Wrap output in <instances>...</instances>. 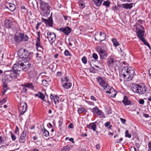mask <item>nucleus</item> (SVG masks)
Returning a JSON list of instances; mask_svg holds the SVG:
<instances>
[{
    "label": "nucleus",
    "mask_w": 151,
    "mask_h": 151,
    "mask_svg": "<svg viewBox=\"0 0 151 151\" xmlns=\"http://www.w3.org/2000/svg\"><path fill=\"white\" fill-rule=\"evenodd\" d=\"M134 73V68L127 66L123 67L119 73L120 81L123 80L125 81L131 80L133 78Z\"/></svg>",
    "instance_id": "obj_1"
},
{
    "label": "nucleus",
    "mask_w": 151,
    "mask_h": 151,
    "mask_svg": "<svg viewBox=\"0 0 151 151\" xmlns=\"http://www.w3.org/2000/svg\"><path fill=\"white\" fill-rule=\"evenodd\" d=\"M30 65L28 61H26L25 60H21L14 65L13 69L16 72L26 70L29 68Z\"/></svg>",
    "instance_id": "obj_2"
},
{
    "label": "nucleus",
    "mask_w": 151,
    "mask_h": 151,
    "mask_svg": "<svg viewBox=\"0 0 151 151\" xmlns=\"http://www.w3.org/2000/svg\"><path fill=\"white\" fill-rule=\"evenodd\" d=\"M18 75V73L13 69L11 70L6 71L4 73V76L2 79V81L4 82L11 81L15 79Z\"/></svg>",
    "instance_id": "obj_3"
},
{
    "label": "nucleus",
    "mask_w": 151,
    "mask_h": 151,
    "mask_svg": "<svg viewBox=\"0 0 151 151\" xmlns=\"http://www.w3.org/2000/svg\"><path fill=\"white\" fill-rule=\"evenodd\" d=\"M133 91L135 93L142 94L145 93L146 91V87L143 83L136 84L133 87Z\"/></svg>",
    "instance_id": "obj_4"
},
{
    "label": "nucleus",
    "mask_w": 151,
    "mask_h": 151,
    "mask_svg": "<svg viewBox=\"0 0 151 151\" xmlns=\"http://www.w3.org/2000/svg\"><path fill=\"white\" fill-rule=\"evenodd\" d=\"M103 44V43L101 44V46H103V47L99 46L97 47L96 50L100 56V58L102 59H104L107 56L108 54L106 49L105 45L104 44V45H102Z\"/></svg>",
    "instance_id": "obj_5"
},
{
    "label": "nucleus",
    "mask_w": 151,
    "mask_h": 151,
    "mask_svg": "<svg viewBox=\"0 0 151 151\" xmlns=\"http://www.w3.org/2000/svg\"><path fill=\"white\" fill-rule=\"evenodd\" d=\"M18 54L20 58L22 59L21 60H25L26 61H28V60L29 59V56L30 53L27 50L21 49L19 50Z\"/></svg>",
    "instance_id": "obj_6"
},
{
    "label": "nucleus",
    "mask_w": 151,
    "mask_h": 151,
    "mask_svg": "<svg viewBox=\"0 0 151 151\" xmlns=\"http://www.w3.org/2000/svg\"><path fill=\"white\" fill-rule=\"evenodd\" d=\"M14 39L16 42L19 43L21 42L26 41L28 40V37L27 35L23 33H19L18 35H15Z\"/></svg>",
    "instance_id": "obj_7"
},
{
    "label": "nucleus",
    "mask_w": 151,
    "mask_h": 151,
    "mask_svg": "<svg viewBox=\"0 0 151 151\" xmlns=\"http://www.w3.org/2000/svg\"><path fill=\"white\" fill-rule=\"evenodd\" d=\"M94 38L96 40L100 41L101 42L106 39V35L104 33L97 32L94 35Z\"/></svg>",
    "instance_id": "obj_8"
},
{
    "label": "nucleus",
    "mask_w": 151,
    "mask_h": 151,
    "mask_svg": "<svg viewBox=\"0 0 151 151\" xmlns=\"http://www.w3.org/2000/svg\"><path fill=\"white\" fill-rule=\"evenodd\" d=\"M117 60L112 56H111L108 58L107 61V64L109 68L114 67L116 65Z\"/></svg>",
    "instance_id": "obj_9"
},
{
    "label": "nucleus",
    "mask_w": 151,
    "mask_h": 151,
    "mask_svg": "<svg viewBox=\"0 0 151 151\" xmlns=\"http://www.w3.org/2000/svg\"><path fill=\"white\" fill-rule=\"evenodd\" d=\"M99 84L101 86L103 87L104 89L106 91L107 88L109 86L107 83L104 80H103L101 77L99 76L96 78Z\"/></svg>",
    "instance_id": "obj_10"
},
{
    "label": "nucleus",
    "mask_w": 151,
    "mask_h": 151,
    "mask_svg": "<svg viewBox=\"0 0 151 151\" xmlns=\"http://www.w3.org/2000/svg\"><path fill=\"white\" fill-rule=\"evenodd\" d=\"M27 104L25 102H21L19 105L18 109L20 115H23L26 111Z\"/></svg>",
    "instance_id": "obj_11"
},
{
    "label": "nucleus",
    "mask_w": 151,
    "mask_h": 151,
    "mask_svg": "<svg viewBox=\"0 0 151 151\" xmlns=\"http://www.w3.org/2000/svg\"><path fill=\"white\" fill-rule=\"evenodd\" d=\"M28 136L27 132L26 130H24L21 133L19 139V141L21 143H25L26 140V137Z\"/></svg>",
    "instance_id": "obj_12"
},
{
    "label": "nucleus",
    "mask_w": 151,
    "mask_h": 151,
    "mask_svg": "<svg viewBox=\"0 0 151 151\" xmlns=\"http://www.w3.org/2000/svg\"><path fill=\"white\" fill-rule=\"evenodd\" d=\"M37 3L40 4L41 9L47 12L50 10V7L47 3L41 0H39Z\"/></svg>",
    "instance_id": "obj_13"
},
{
    "label": "nucleus",
    "mask_w": 151,
    "mask_h": 151,
    "mask_svg": "<svg viewBox=\"0 0 151 151\" xmlns=\"http://www.w3.org/2000/svg\"><path fill=\"white\" fill-rule=\"evenodd\" d=\"M47 38L50 43H53L56 39V36L54 33H52L48 31L47 32Z\"/></svg>",
    "instance_id": "obj_14"
},
{
    "label": "nucleus",
    "mask_w": 151,
    "mask_h": 151,
    "mask_svg": "<svg viewBox=\"0 0 151 151\" xmlns=\"http://www.w3.org/2000/svg\"><path fill=\"white\" fill-rule=\"evenodd\" d=\"M106 93L110 94L109 96L111 98H115L117 92L113 88L109 86L107 89Z\"/></svg>",
    "instance_id": "obj_15"
},
{
    "label": "nucleus",
    "mask_w": 151,
    "mask_h": 151,
    "mask_svg": "<svg viewBox=\"0 0 151 151\" xmlns=\"http://www.w3.org/2000/svg\"><path fill=\"white\" fill-rule=\"evenodd\" d=\"M141 27L142 29L139 30L136 32V34L137 37L140 40L142 41L145 40V38L143 37L145 34V30L144 27L142 26H141Z\"/></svg>",
    "instance_id": "obj_16"
},
{
    "label": "nucleus",
    "mask_w": 151,
    "mask_h": 151,
    "mask_svg": "<svg viewBox=\"0 0 151 151\" xmlns=\"http://www.w3.org/2000/svg\"><path fill=\"white\" fill-rule=\"evenodd\" d=\"M58 30L63 32L65 35H69L71 32V29L70 27L66 26L65 27L59 28Z\"/></svg>",
    "instance_id": "obj_17"
},
{
    "label": "nucleus",
    "mask_w": 151,
    "mask_h": 151,
    "mask_svg": "<svg viewBox=\"0 0 151 151\" xmlns=\"http://www.w3.org/2000/svg\"><path fill=\"white\" fill-rule=\"evenodd\" d=\"M5 6L6 8L8 9L11 12H14L16 9L15 5L12 3L6 2L5 3Z\"/></svg>",
    "instance_id": "obj_18"
},
{
    "label": "nucleus",
    "mask_w": 151,
    "mask_h": 151,
    "mask_svg": "<svg viewBox=\"0 0 151 151\" xmlns=\"http://www.w3.org/2000/svg\"><path fill=\"white\" fill-rule=\"evenodd\" d=\"M42 21L48 27H52L53 21L51 17H49L48 19H42Z\"/></svg>",
    "instance_id": "obj_19"
},
{
    "label": "nucleus",
    "mask_w": 151,
    "mask_h": 151,
    "mask_svg": "<svg viewBox=\"0 0 151 151\" xmlns=\"http://www.w3.org/2000/svg\"><path fill=\"white\" fill-rule=\"evenodd\" d=\"M50 98L52 101L54 102L55 104L59 102V97L57 95L55 94H51L50 96Z\"/></svg>",
    "instance_id": "obj_20"
},
{
    "label": "nucleus",
    "mask_w": 151,
    "mask_h": 151,
    "mask_svg": "<svg viewBox=\"0 0 151 151\" xmlns=\"http://www.w3.org/2000/svg\"><path fill=\"white\" fill-rule=\"evenodd\" d=\"M37 40L36 42V46L37 50L40 52H42L43 50V48L41 45L40 39H37Z\"/></svg>",
    "instance_id": "obj_21"
},
{
    "label": "nucleus",
    "mask_w": 151,
    "mask_h": 151,
    "mask_svg": "<svg viewBox=\"0 0 151 151\" xmlns=\"http://www.w3.org/2000/svg\"><path fill=\"white\" fill-rule=\"evenodd\" d=\"M5 27L8 29L12 28L13 26L12 22L10 20L6 19L4 21Z\"/></svg>",
    "instance_id": "obj_22"
},
{
    "label": "nucleus",
    "mask_w": 151,
    "mask_h": 151,
    "mask_svg": "<svg viewBox=\"0 0 151 151\" xmlns=\"http://www.w3.org/2000/svg\"><path fill=\"white\" fill-rule=\"evenodd\" d=\"M122 102L125 106L131 105L132 104L131 101L128 100V98L126 96H124Z\"/></svg>",
    "instance_id": "obj_23"
},
{
    "label": "nucleus",
    "mask_w": 151,
    "mask_h": 151,
    "mask_svg": "<svg viewBox=\"0 0 151 151\" xmlns=\"http://www.w3.org/2000/svg\"><path fill=\"white\" fill-rule=\"evenodd\" d=\"M4 81H2L3 83V91L2 92V94L3 95H5V93L9 89L8 87L6 85V84L8 82H4Z\"/></svg>",
    "instance_id": "obj_24"
},
{
    "label": "nucleus",
    "mask_w": 151,
    "mask_h": 151,
    "mask_svg": "<svg viewBox=\"0 0 151 151\" xmlns=\"http://www.w3.org/2000/svg\"><path fill=\"white\" fill-rule=\"evenodd\" d=\"M95 123L96 122L91 123L87 125V127L89 129H92L93 131H95L96 127Z\"/></svg>",
    "instance_id": "obj_25"
},
{
    "label": "nucleus",
    "mask_w": 151,
    "mask_h": 151,
    "mask_svg": "<svg viewBox=\"0 0 151 151\" xmlns=\"http://www.w3.org/2000/svg\"><path fill=\"white\" fill-rule=\"evenodd\" d=\"M37 74V71L34 70H31L28 73V76L30 78H34Z\"/></svg>",
    "instance_id": "obj_26"
},
{
    "label": "nucleus",
    "mask_w": 151,
    "mask_h": 151,
    "mask_svg": "<svg viewBox=\"0 0 151 151\" xmlns=\"http://www.w3.org/2000/svg\"><path fill=\"white\" fill-rule=\"evenodd\" d=\"M35 96L38 97L42 100L46 102V101L44 100L45 96L41 92H39L35 94Z\"/></svg>",
    "instance_id": "obj_27"
},
{
    "label": "nucleus",
    "mask_w": 151,
    "mask_h": 151,
    "mask_svg": "<svg viewBox=\"0 0 151 151\" xmlns=\"http://www.w3.org/2000/svg\"><path fill=\"white\" fill-rule=\"evenodd\" d=\"M103 0H93L94 4L97 7H99L103 2Z\"/></svg>",
    "instance_id": "obj_28"
},
{
    "label": "nucleus",
    "mask_w": 151,
    "mask_h": 151,
    "mask_svg": "<svg viewBox=\"0 0 151 151\" xmlns=\"http://www.w3.org/2000/svg\"><path fill=\"white\" fill-rule=\"evenodd\" d=\"M133 3H131L130 4H122V6L123 8L126 9H130L132 8L133 7Z\"/></svg>",
    "instance_id": "obj_29"
},
{
    "label": "nucleus",
    "mask_w": 151,
    "mask_h": 151,
    "mask_svg": "<svg viewBox=\"0 0 151 151\" xmlns=\"http://www.w3.org/2000/svg\"><path fill=\"white\" fill-rule=\"evenodd\" d=\"M62 86L65 89H69L72 86V83H70L68 82L63 84Z\"/></svg>",
    "instance_id": "obj_30"
},
{
    "label": "nucleus",
    "mask_w": 151,
    "mask_h": 151,
    "mask_svg": "<svg viewBox=\"0 0 151 151\" xmlns=\"http://www.w3.org/2000/svg\"><path fill=\"white\" fill-rule=\"evenodd\" d=\"M96 114L99 116H100V117L102 118H104L105 117V115L102 111L101 110L99 109V110L97 111Z\"/></svg>",
    "instance_id": "obj_31"
},
{
    "label": "nucleus",
    "mask_w": 151,
    "mask_h": 151,
    "mask_svg": "<svg viewBox=\"0 0 151 151\" xmlns=\"http://www.w3.org/2000/svg\"><path fill=\"white\" fill-rule=\"evenodd\" d=\"M25 87L31 89L32 90H33L34 89V86H33V84L32 83H26L24 85Z\"/></svg>",
    "instance_id": "obj_32"
},
{
    "label": "nucleus",
    "mask_w": 151,
    "mask_h": 151,
    "mask_svg": "<svg viewBox=\"0 0 151 151\" xmlns=\"http://www.w3.org/2000/svg\"><path fill=\"white\" fill-rule=\"evenodd\" d=\"M111 41L113 43L114 46L116 47L119 45V44L116 38H112Z\"/></svg>",
    "instance_id": "obj_33"
},
{
    "label": "nucleus",
    "mask_w": 151,
    "mask_h": 151,
    "mask_svg": "<svg viewBox=\"0 0 151 151\" xmlns=\"http://www.w3.org/2000/svg\"><path fill=\"white\" fill-rule=\"evenodd\" d=\"M42 131L43 132V134L44 136L46 137H47L49 136V132L45 128H44L42 130Z\"/></svg>",
    "instance_id": "obj_34"
},
{
    "label": "nucleus",
    "mask_w": 151,
    "mask_h": 151,
    "mask_svg": "<svg viewBox=\"0 0 151 151\" xmlns=\"http://www.w3.org/2000/svg\"><path fill=\"white\" fill-rule=\"evenodd\" d=\"M78 111L79 114L82 113H83L86 112L87 111L84 107H81L78 109Z\"/></svg>",
    "instance_id": "obj_35"
},
{
    "label": "nucleus",
    "mask_w": 151,
    "mask_h": 151,
    "mask_svg": "<svg viewBox=\"0 0 151 151\" xmlns=\"http://www.w3.org/2000/svg\"><path fill=\"white\" fill-rule=\"evenodd\" d=\"M62 83L64 84L69 81V79L67 77H64L61 79Z\"/></svg>",
    "instance_id": "obj_36"
},
{
    "label": "nucleus",
    "mask_w": 151,
    "mask_h": 151,
    "mask_svg": "<svg viewBox=\"0 0 151 151\" xmlns=\"http://www.w3.org/2000/svg\"><path fill=\"white\" fill-rule=\"evenodd\" d=\"M71 148V147L69 145H67L63 147L61 151H69Z\"/></svg>",
    "instance_id": "obj_37"
},
{
    "label": "nucleus",
    "mask_w": 151,
    "mask_h": 151,
    "mask_svg": "<svg viewBox=\"0 0 151 151\" xmlns=\"http://www.w3.org/2000/svg\"><path fill=\"white\" fill-rule=\"evenodd\" d=\"M110 4V2L109 1H104L102 4L103 6H105L106 7H108L109 6Z\"/></svg>",
    "instance_id": "obj_38"
},
{
    "label": "nucleus",
    "mask_w": 151,
    "mask_h": 151,
    "mask_svg": "<svg viewBox=\"0 0 151 151\" xmlns=\"http://www.w3.org/2000/svg\"><path fill=\"white\" fill-rule=\"evenodd\" d=\"M64 54L66 56L69 57L72 56V54L70 53L69 51L67 50H65L64 52Z\"/></svg>",
    "instance_id": "obj_39"
},
{
    "label": "nucleus",
    "mask_w": 151,
    "mask_h": 151,
    "mask_svg": "<svg viewBox=\"0 0 151 151\" xmlns=\"http://www.w3.org/2000/svg\"><path fill=\"white\" fill-rule=\"evenodd\" d=\"M42 85L44 86H47L48 85V83L47 81L45 80H42Z\"/></svg>",
    "instance_id": "obj_40"
},
{
    "label": "nucleus",
    "mask_w": 151,
    "mask_h": 151,
    "mask_svg": "<svg viewBox=\"0 0 151 151\" xmlns=\"http://www.w3.org/2000/svg\"><path fill=\"white\" fill-rule=\"evenodd\" d=\"M99 109L98 108V107L97 106H96L94 108H93L92 110L91 111L93 113H97V111H98L99 110Z\"/></svg>",
    "instance_id": "obj_41"
},
{
    "label": "nucleus",
    "mask_w": 151,
    "mask_h": 151,
    "mask_svg": "<svg viewBox=\"0 0 151 151\" xmlns=\"http://www.w3.org/2000/svg\"><path fill=\"white\" fill-rule=\"evenodd\" d=\"M7 100V97H5L2 100L0 101V105H2L3 104L5 103L6 101Z\"/></svg>",
    "instance_id": "obj_42"
},
{
    "label": "nucleus",
    "mask_w": 151,
    "mask_h": 151,
    "mask_svg": "<svg viewBox=\"0 0 151 151\" xmlns=\"http://www.w3.org/2000/svg\"><path fill=\"white\" fill-rule=\"evenodd\" d=\"M125 136L127 137H128L129 138H130L131 137V135L129 133V131L128 130H127L125 132Z\"/></svg>",
    "instance_id": "obj_43"
},
{
    "label": "nucleus",
    "mask_w": 151,
    "mask_h": 151,
    "mask_svg": "<svg viewBox=\"0 0 151 151\" xmlns=\"http://www.w3.org/2000/svg\"><path fill=\"white\" fill-rule=\"evenodd\" d=\"M82 62L84 64H86L87 62V60L86 57H83L82 59Z\"/></svg>",
    "instance_id": "obj_44"
},
{
    "label": "nucleus",
    "mask_w": 151,
    "mask_h": 151,
    "mask_svg": "<svg viewBox=\"0 0 151 151\" xmlns=\"http://www.w3.org/2000/svg\"><path fill=\"white\" fill-rule=\"evenodd\" d=\"M93 58L95 60H97L98 58V56L97 54L95 53H93L92 55Z\"/></svg>",
    "instance_id": "obj_45"
},
{
    "label": "nucleus",
    "mask_w": 151,
    "mask_h": 151,
    "mask_svg": "<svg viewBox=\"0 0 151 151\" xmlns=\"http://www.w3.org/2000/svg\"><path fill=\"white\" fill-rule=\"evenodd\" d=\"M11 136L12 137V139L14 141L16 139V137L15 136L13 133H12L11 134Z\"/></svg>",
    "instance_id": "obj_46"
},
{
    "label": "nucleus",
    "mask_w": 151,
    "mask_h": 151,
    "mask_svg": "<svg viewBox=\"0 0 151 151\" xmlns=\"http://www.w3.org/2000/svg\"><path fill=\"white\" fill-rule=\"evenodd\" d=\"M86 102L89 105L94 106V103L93 102L89 101H86Z\"/></svg>",
    "instance_id": "obj_47"
},
{
    "label": "nucleus",
    "mask_w": 151,
    "mask_h": 151,
    "mask_svg": "<svg viewBox=\"0 0 151 151\" xmlns=\"http://www.w3.org/2000/svg\"><path fill=\"white\" fill-rule=\"evenodd\" d=\"M123 140L122 138H121L120 139H117L116 141V143H120Z\"/></svg>",
    "instance_id": "obj_48"
},
{
    "label": "nucleus",
    "mask_w": 151,
    "mask_h": 151,
    "mask_svg": "<svg viewBox=\"0 0 151 151\" xmlns=\"http://www.w3.org/2000/svg\"><path fill=\"white\" fill-rule=\"evenodd\" d=\"M142 41L143 42L144 44L145 45H146L147 47L150 46V45L149 44L148 42H147L145 40V39L144 40H143V41Z\"/></svg>",
    "instance_id": "obj_49"
},
{
    "label": "nucleus",
    "mask_w": 151,
    "mask_h": 151,
    "mask_svg": "<svg viewBox=\"0 0 151 151\" xmlns=\"http://www.w3.org/2000/svg\"><path fill=\"white\" fill-rule=\"evenodd\" d=\"M90 99L91 100L94 101H96L97 100L96 97L94 96L93 95L91 96Z\"/></svg>",
    "instance_id": "obj_50"
},
{
    "label": "nucleus",
    "mask_w": 151,
    "mask_h": 151,
    "mask_svg": "<svg viewBox=\"0 0 151 151\" xmlns=\"http://www.w3.org/2000/svg\"><path fill=\"white\" fill-rule=\"evenodd\" d=\"M148 151L151 150V142H149L148 143Z\"/></svg>",
    "instance_id": "obj_51"
},
{
    "label": "nucleus",
    "mask_w": 151,
    "mask_h": 151,
    "mask_svg": "<svg viewBox=\"0 0 151 151\" xmlns=\"http://www.w3.org/2000/svg\"><path fill=\"white\" fill-rule=\"evenodd\" d=\"M110 122H108L104 124V125L106 127H107L110 125Z\"/></svg>",
    "instance_id": "obj_52"
},
{
    "label": "nucleus",
    "mask_w": 151,
    "mask_h": 151,
    "mask_svg": "<svg viewBox=\"0 0 151 151\" xmlns=\"http://www.w3.org/2000/svg\"><path fill=\"white\" fill-rule=\"evenodd\" d=\"M41 22H39L37 23L36 25L35 26V28L37 30L38 29L39 26L41 24Z\"/></svg>",
    "instance_id": "obj_53"
},
{
    "label": "nucleus",
    "mask_w": 151,
    "mask_h": 151,
    "mask_svg": "<svg viewBox=\"0 0 151 151\" xmlns=\"http://www.w3.org/2000/svg\"><path fill=\"white\" fill-rule=\"evenodd\" d=\"M120 120L121 122L123 124H124L126 122V120L125 119H124L122 118H120Z\"/></svg>",
    "instance_id": "obj_54"
},
{
    "label": "nucleus",
    "mask_w": 151,
    "mask_h": 151,
    "mask_svg": "<svg viewBox=\"0 0 151 151\" xmlns=\"http://www.w3.org/2000/svg\"><path fill=\"white\" fill-rule=\"evenodd\" d=\"M112 8V10H113L114 11L118 10L119 9L118 7H117L116 6H113Z\"/></svg>",
    "instance_id": "obj_55"
},
{
    "label": "nucleus",
    "mask_w": 151,
    "mask_h": 151,
    "mask_svg": "<svg viewBox=\"0 0 151 151\" xmlns=\"http://www.w3.org/2000/svg\"><path fill=\"white\" fill-rule=\"evenodd\" d=\"M19 130V129L18 128V127L17 126L16 127L15 131H14V133L16 134H17V132H18Z\"/></svg>",
    "instance_id": "obj_56"
},
{
    "label": "nucleus",
    "mask_w": 151,
    "mask_h": 151,
    "mask_svg": "<svg viewBox=\"0 0 151 151\" xmlns=\"http://www.w3.org/2000/svg\"><path fill=\"white\" fill-rule=\"evenodd\" d=\"M68 127L70 128L73 129L74 127L73 123H70L68 126Z\"/></svg>",
    "instance_id": "obj_57"
},
{
    "label": "nucleus",
    "mask_w": 151,
    "mask_h": 151,
    "mask_svg": "<svg viewBox=\"0 0 151 151\" xmlns=\"http://www.w3.org/2000/svg\"><path fill=\"white\" fill-rule=\"evenodd\" d=\"M139 103L140 104H143L144 103V101L143 99H140L139 101Z\"/></svg>",
    "instance_id": "obj_58"
},
{
    "label": "nucleus",
    "mask_w": 151,
    "mask_h": 151,
    "mask_svg": "<svg viewBox=\"0 0 151 151\" xmlns=\"http://www.w3.org/2000/svg\"><path fill=\"white\" fill-rule=\"evenodd\" d=\"M130 151H137V150L135 148L131 147L130 148Z\"/></svg>",
    "instance_id": "obj_59"
},
{
    "label": "nucleus",
    "mask_w": 151,
    "mask_h": 151,
    "mask_svg": "<svg viewBox=\"0 0 151 151\" xmlns=\"http://www.w3.org/2000/svg\"><path fill=\"white\" fill-rule=\"evenodd\" d=\"M96 147L97 149L99 150L100 147V146L99 144H98L96 145Z\"/></svg>",
    "instance_id": "obj_60"
},
{
    "label": "nucleus",
    "mask_w": 151,
    "mask_h": 151,
    "mask_svg": "<svg viewBox=\"0 0 151 151\" xmlns=\"http://www.w3.org/2000/svg\"><path fill=\"white\" fill-rule=\"evenodd\" d=\"M143 116L144 117L146 118H147L148 117H149V116L148 114H144L143 115Z\"/></svg>",
    "instance_id": "obj_61"
},
{
    "label": "nucleus",
    "mask_w": 151,
    "mask_h": 151,
    "mask_svg": "<svg viewBox=\"0 0 151 151\" xmlns=\"http://www.w3.org/2000/svg\"><path fill=\"white\" fill-rule=\"evenodd\" d=\"M69 140L71 142L73 143H74V139H73V138H69Z\"/></svg>",
    "instance_id": "obj_62"
},
{
    "label": "nucleus",
    "mask_w": 151,
    "mask_h": 151,
    "mask_svg": "<svg viewBox=\"0 0 151 151\" xmlns=\"http://www.w3.org/2000/svg\"><path fill=\"white\" fill-rule=\"evenodd\" d=\"M29 151H39V150L36 148H34L31 149Z\"/></svg>",
    "instance_id": "obj_63"
},
{
    "label": "nucleus",
    "mask_w": 151,
    "mask_h": 151,
    "mask_svg": "<svg viewBox=\"0 0 151 151\" xmlns=\"http://www.w3.org/2000/svg\"><path fill=\"white\" fill-rule=\"evenodd\" d=\"M149 76L150 77V78H151V68L149 70Z\"/></svg>",
    "instance_id": "obj_64"
}]
</instances>
